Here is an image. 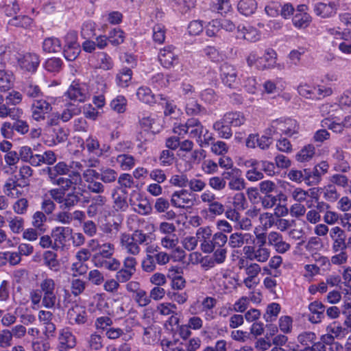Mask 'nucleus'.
Listing matches in <instances>:
<instances>
[{
    "instance_id": "36",
    "label": "nucleus",
    "mask_w": 351,
    "mask_h": 351,
    "mask_svg": "<svg viewBox=\"0 0 351 351\" xmlns=\"http://www.w3.org/2000/svg\"><path fill=\"white\" fill-rule=\"evenodd\" d=\"M257 8L255 0H241L238 4L239 11L243 15L252 14Z\"/></svg>"
},
{
    "instance_id": "16",
    "label": "nucleus",
    "mask_w": 351,
    "mask_h": 351,
    "mask_svg": "<svg viewBox=\"0 0 351 351\" xmlns=\"http://www.w3.org/2000/svg\"><path fill=\"white\" fill-rule=\"evenodd\" d=\"M221 76L223 84L230 88H233L237 84V73L231 64L224 63L221 66Z\"/></svg>"
},
{
    "instance_id": "2",
    "label": "nucleus",
    "mask_w": 351,
    "mask_h": 351,
    "mask_svg": "<svg viewBox=\"0 0 351 351\" xmlns=\"http://www.w3.org/2000/svg\"><path fill=\"white\" fill-rule=\"evenodd\" d=\"M298 125L293 119H276L272 121L266 130V134L273 136L276 134H285L291 136L298 132Z\"/></svg>"
},
{
    "instance_id": "62",
    "label": "nucleus",
    "mask_w": 351,
    "mask_h": 351,
    "mask_svg": "<svg viewBox=\"0 0 351 351\" xmlns=\"http://www.w3.org/2000/svg\"><path fill=\"white\" fill-rule=\"evenodd\" d=\"M88 343L90 349L99 350L104 346L103 337L100 335L93 333L90 336Z\"/></svg>"
},
{
    "instance_id": "4",
    "label": "nucleus",
    "mask_w": 351,
    "mask_h": 351,
    "mask_svg": "<svg viewBox=\"0 0 351 351\" xmlns=\"http://www.w3.org/2000/svg\"><path fill=\"white\" fill-rule=\"evenodd\" d=\"M72 229L69 227H56L51 230V237L53 240L52 248L55 250L63 249L72 237Z\"/></svg>"
},
{
    "instance_id": "5",
    "label": "nucleus",
    "mask_w": 351,
    "mask_h": 351,
    "mask_svg": "<svg viewBox=\"0 0 351 351\" xmlns=\"http://www.w3.org/2000/svg\"><path fill=\"white\" fill-rule=\"evenodd\" d=\"M65 96L71 101L82 103L89 97L90 93L86 84L73 82Z\"/></svg>"
},
{
    "instance_id": "63",
    "label": "nucleus",
    "mask_w": 351,
    "mask_h": 351,
    "mask_svg": "<svg viewBox=\"0 0 351 351\" xmlns=\"http://www.w3.org/2000/svg\"><path fill=\"white\" fill-rule=\"evenodd\" d=\"M274 215L270 213H263L259 215V221L263 228L267 230L274 225Z\"/></svg>"
},
{
    "instance_id": "31",
    "label": "nucleus",
    "mask_w": 351,
    "mask_h": 351,
    "mask_svg": "<svg viewBox=\"0 0 351 351\" xmlns=\"http://www.w3.org/2000/svg\"><path fill=\"white\" fill-rule=\"evenodd\" d=\"M230 127L231 126L224 121V117L213 124V129L218 132L219 137L226 139L230 138L232 136Z\"/></svg>"
},
{
    "instance_id": "32",
    "label": "nucleus",
    "mask_w": 351,
    "mask_h": 351,
    "mask_svg": "<svg viewBox=\"0 0 351 351\" xmlns=\"http://www.w3.org/2000/svg\"><path fill=\"white\" fill-rule=\"evenodd\" d=\"M23 114V110L19 108H10L7 104H1L0 105V118L10 117L12 119H15L17 117H21Z\"/></svg>"
},
{
    "instance_id": "52",
    "label": "nucleus",
    "mask_w": 351,
    "mask_h": 351,
    "mask_svg": "<svg viewBox=\"0 0 351 351\" xmlns=\"http://www.w3.org/2000/svg\"><path fill=\"white\" fill-rule=\"evenodd\" d=\"M166 29L165 26L157 24L153 27V39L155 43L162 44L165 39Z\"/></svg>"
},
{
    "instance_id": "51",
    "label": "nucleus",
    "mask_w": 351,
    "mask_h": 351,
    "mask_svg": "<svg viewBox=\"0 0 351 351\" xmlns=\"http://www.w3.org/2000/svg\"><path fill=\"white\" fill-rule=\"evenodd\" d=\"M311 22V16L306 13L297 14L293 19V25L299 28L306 27Z\"/></svg>"
},
{
    "instance_id": "11",
    "label": "nucleus",
    "mask_w": 351,
    "mask_h": 351,
    "mask_svg": "<svg viewBox=\"0 0 351 351\" xmlns=\"http://www.w3.org/2000/svg\"><path fill=\"white\" fill-rule=\"evenodd\" d=\"M330 237L332 240V250L333 252L346 251L345 231L339 226L332 228L329 231Z\"/></svg>"
},
{
    "instance_id": "19",
    "label": "nucleus",
    "mask_w": 351,
    "mask_h": 351,
    "mask_svg": "<svg viewBox=\"0 0 351 351\" xmlns=\"http://www.w3.org/2000/svg\"><path fill=\"white\" fill-rule=\"evenodd\" d=\"M337 5L334 2L329 3H318L315 5L314 11L322 18H329L336 14Z\"/></svg>"
},
{
    "instance_id": "35",
    "label": "nucleus",
    "mask_w": 351,
    "mask_h": 351,
    "mask_svg": "<svg viewBox=\"0 0 351 351\" xmlns=\"http://www.w3.org/2000/svg\"><path fill=\"white\" fill-rule=\"evenodd\" d=\"M34 171L30 166L23 165L19 167V178L16 180L22 184L23 186H28L29 179L33 176Z\"/></svg>"
},
{
    "instance_id": "44",
    "label": "nucleus",
    "mask_w": 351,
    "mask_h": 351,
    "mask_svg": "<svg viewBox=\"0 0 351 351\" xmlns=\"http://www.w3.org/2000/svg\"><path fill=\"white\" fill-rule=\"evenodd\" d=\"M280 311V306L277 303H271L267 307L263 317L267 322H273L276 319Z\"/></svg>"
},
{
    "instance_id": "45",
    "label": "nucleus",
    "mask_w": 351,
    "mask_h": 351,
    "mask_svg": "<svg viewBox=\"0 0 351 351\" xmlns=\"http://www.w3.org/2000/svg\"><path fill=\"white\" fill-rule=\"evenodd\" d=\"M247 64L250 67L255 66L258 70L267 69V65L263 63V59L255 51H252L247 59Z\"/></svg>"
},
{
    "instance_id": "57",
    "label": "nucleus",
    "mask_w": 351,
    "mask_h": 351,
    "mask_svg": "<svg viewBox=\"0 0 351 351\" xmlns=\"http://www.w3.org/2000/svg\"><path fill=\"white\" fill-rule=\"evenodd\" d=\"M43 258L45 265L49 269L56 270L58 266V262L56 259V255L51 251H47L44 253Z\"/></svg>"
},
{
    "instance_id": "1",
    "label": "nucleus",
    "mask_w": 351,
    "mask_h": 351,
    "mask_svg": "<svg viewBox=\"0 0 351 351\" xmlns=\"http://www.w3.org/2000/svg\"><path fill=\"white\" fill-rule=\"evenodd\" d=\"M149 236L141 230H136L132 234L122 233L120 237L121 247L129 254L138 256L141 249L140 245L147 244Z\"/></svg>"
},
{
    "instance_id": "10",
    "label": "nucleus",
    "mask_w": 351,
    "mask_h": 351,
    "mask_svg": "<svg viewBox=\"0 0 351 351\" xmlns=\"http://www.w3.org/2000/svg\"><path fill=\"white\" fill-rule=\"evenodd\" d=\"M158 60L165 68H170L176 65L178 63V56L176 52V48L173 46H167L160 49Z\"/></svg>"
},
{
    "instance_id": "6",
    "label": "nucleus",
    "mask_w": 351,
    "mask_h": 351,
    "mask_svg": "<svg viewBox=\"0 0 351 351\" xmlns=\"http://www.w3.org/2000/svg\"><path fill=\"white\" fill-rule=\"evenodd\" d=\"M243 251L247 259L258 263H265L270 256V250L266 247L245 245Z\"/></svg>"
},
{
    "instance_id": "17",
    "label": "nucleus",
    "mask_w": 351,
    "mask_h": 351,
    "mask_svg": "<svg viewBox=\"0 0 351 351\" xmlns=\"http://www.w3.org/2000/svg\"><path fill=\"white\" fill-rule=\"evenodd\" d=\"M310 314L308 320L313 324H317L322 322L324 317L325 306L319 301H314L308 305Z\"/></svg>"
},
{
    "instance_id": "30",
    "label": "nucleus",
    "mask_w": 351,
    "mask_h": 351,
    "mask_svg": "<svg viewBox=\"0 0 351 351\" xmlns=\"http://www.w3.org/2000/svg\"><path fill=\"white\" fill-rule=\"evenodd\" d=\"M130 204L133 206L134 211L140 215H148L152 211V206L145 198H140L136 202L130 201Z\"/></svg>"
},
{
    "instance_id": "22",
    "label": "nucleus",
    "mask_w": 351,
    "mask_h": 351,
    "mask_svg": "<svg viewBox=\"0 0 351 351\" xmlns=\"http://www.w3.org/2000/svg\"><path fill=\"white\" fill-rule=\"evenodd\" d=\"M23 186L16 179H8L3 186L4 193L11 198H18L22 194L19 189V186Z\"/></svg>"
},
{
    "instance_id": "25",
    "label": "nucleus",
    "mask_w": 351,
    "mask_h": 351,
    "mask_svg": "<svg viewBox=\"0 0 351 351\" xmlns=\"http://www.w3.org/2000/svg\"><path fill=\"white\" fill-rule=\"evenodd\" d=\"M252 238L249 233L234 232L229 237L228 244L232 248L241 247L245 243H247Z\"/></svg>"
},
{
    "instance_id": "64",
    "label": "nucleus",
    "mask_w": 351,
    "mask_h": 351,
    "mask_svg": "<svg viewBox=\"0 0 351 351\" xmlns=\"http://www.w3.org/2000/svg\"><path fill=\"white\" fill-rule=\"evenodd\" d=\"M0 133L5 139H12L14 136V130L12 123L3 122L0 128Z\"/></svg>"
},
{
    "instance_id": "7",
    "label": "nucleus",
    "mask_w": 351,
    "mask_h": 351,
    "mask_svg": "<svg viewBox=\"0 0 351 351\" xmlns=\"http://www.w3.org/2000/svg\"><path fill=\"white\" fill-rule=\"evenodd\" d=\"M64 56L69 61L75 60L80 53V47L77 42V35L75 32H69L65 36Z\"/></svg>"
},
{
    "instance_id": "49",
    "label": "nucleus",
    "mask_w": 351,
    "mask_h": 351,
    "mask_svg": "<svg viewBox=\"0 0 351 351\" xmlns=\"http://www.w3.org/2000/svg\"><path fill=\"white\" fill-rule=\"evenodd\" d=\"M132 75V70L129 68L123 69L117 75V81L119 86L126 87L128 86V82L131 80Z\"/></svg>"
},
{
    "instance_id": "13",
    "label": "nucleus",
    "mask_w": 351,
    "mask_h": 351,
    "mask_svg": "<svg viewBox=\"0 0 351 351\" xmlns=\"http://www.w3.org/2000/svg\"><path fill=\"white\" fill-rule=\"evenodd\" d=\"M67 318L71 324H84L87 322V313L83 306L75 304L69 309Z\"/></svg>"
},
{
    "instance_id": "60",
    "label": "nucleus",
    "mask_w": 351,
    "mask_h": 351,
    "mask_svg": "<svg viewBox=\"0 0 351 351\" xmlns=\"http://www.w3.org/2000/svg\"><path fill=\"white\" fill-rule=\"evenodd\" d=\"M80 201V196L78 194L75 193H68L65 197H64L62 202V207L64 208H71L78 203Z\"/></svg>"
},
{
    "instance_id": "38",
    "label": "nucleus",
    "mask_w": 351,
    "mask_h": 351,
    "mask_svg": "<svg viewBox=\"0 0 351 351\" xmlns=\"http://www.w3.org/2000/svg\"><path fill=\"white\" fill-rule=\"evenodd\" d=\"M7 222L10 230L14 234H19L23 230L25 221L22 217L18 216L10 217L7 219Z\"/></svg>"
},
{
    "instance_id": "53",
    "label": "nucleus",
    "mask_w": 351,
    "mask_h": 351,
    "mask_svg": "<svg viewBox=\"0 0 351 351\" xmlns=\"http://www.w3.org/2000/svg\"><path fill=\"white\" fill-rule=\"evenodd\" d=\"M186 112L188 115H197L199 114L204 108L197 101L190 99L186 104Z\"/></svg>"
},
{
    "instance_id": "47",
    "label": "nucleus",
    "mask_w": 351,
    "mask_h": 351,
    "mask_svg": "<svg viewBox=\"0 0 351 351\" xmlns=\"http://www.w3.org/2000/svg\"><path fill=\"white\" fill-rule=\"evenodd\" d=\"M47 221V217L43 212L37 211L32 217V226L36 229L38 230L40 232H44V223Z\"/></svg>"
},
{
    "instance_id": "46",
    "label": "nucleus",
    "mask_w": 351,
    "mask_h": 351,
    "mask_svg": "<svg viewBox=\"0 0 351 351\" xmlns=\"http://www.w3.org/2000/svg\"><path fill=\"white\" fill-rule=\"evenodd\" d=\"M22 90L24 94L30 98L39 97L43 95L40 87L32 82L25 84L23 86Z\"/></svg>"
},
{
    "instance_id": "24",
    "label": "nucleus",
    "mask_w": 351,
    "mask_h": 351,
    "mask_svg": "<svg viewBox=\"0 0 351 351\" xmlns=\"http://www.w3.org/2000/svg\"><path fill=\"white\" fill-rule=\"evenodd\" d=\"M204 127L198 119H189L186 121V132L191 138H200Z\"/></svg>"
},
{
    "instance_id": "21",
    "label": "nucleus",
    "mask_w": 351,
    "mask_h": 351,
    "mask_svg": "<svg viewBox=\"0 0 351 351\" xmlns=\"http://www.w3.org/2000/svg\"><path fill=\"white\" fill-rule=\"evenodd\" d=\"M106 197L101 195L93 197L91 204L88 206L86 210L88 217H94L101 213V208L106 204Z\"/></svg>"
},
{
    "instance_id": "12",
    "label": "nucleus",
    "mask_w": 351,
    "mask_h": 351,
    "mask_svg": "<svg viewBox=\"0 0 351 351\" xmlns=\"http://www.w3.org/2000/svg\"><path fill=\"white\" fill-rule=\"evenodd\" d=\"M76 346L75 335L68 329L64 328L60 331L58 337V351H69Z\"/></svg>"
},
{
    "instance_id": "23",
    "label": "nucleus",
    "mask_w": 351,
    "mask_h": 351,
    "mask_svg": "<svg viewBox=\"0 0 351 351\" xmlns=\"http://www.w3.org/2000/svg\"><path fill=\"white\" fill-rule=\"evenodd\" d=\"M114 253V245L110 243H104L101 245L99 252L94 254L93 261L95 263L105 258H111Z\"/></svg>"
},
{
    "instance_id": "56",
    "label": "nucleus",
    "mask_w": 351,
    "mask_h": 351,
    "mask_svg": "<svg viewBox=\"0 0 351 351\" xmlns=\"http://www.w3.org/2000/svg\"><path fill=\"white\" fill-rule=\"evenodd\" d=\"M316 88L311 87L306 84H301L298 87V92L300 95L306 97V99H315V91Z\"/></svg>"
},
{
    "instance_id": "15",
    "label": "nucleus",
    "mask_w": 351,
    "mask_h": 351,
    "mask_svg": "<svg viewBox=\"0 0 351 351\" xmlns=\"http://www.w3.org/2000/svg\"><path fill=\"white\" fill-rule=\"evenodd\" d=\"M38 319L44 325V334L47 337L54 336L56 329L55 324L53 322L54 316L50 311L41 310L38 312Z\"/></svg>"
},
{
    "instance_id": "3",
    "label": "nucleus",
    "mask_w": 351,
    "mask_h": 351,
    "mask_svg": "<svg viewBox=\"0 0 351 351\" xmlns=\"http://www.w3.org/2000/svg\"><path fill=\"white\" fill-rule=\"evenodd\" d=\"M40 289L43 297L42 304L47 308L54 307L56 302V282L52 278H46L40 283Z\"/></svg>"
},
{
    "instance_id": "42",
    "label": "nucleus",
    "mask_w": 351,
    "mask_h": 351,
    "mask_svg": "<svg viewBox=\"0 0 351 351\" xmlns=\"http://www.w3.org/2000/svg\"><path fill=\"white\" fill-rule=\"evenodd\" d=\"M138 98L145 104L155 103V97L152 90L147 87H140L136 93Z\"/></svg>"
},
{
    "instance_id": "18",
    "label": "nucleus",
    "mask_w": 351,
    "mask_h": 351,
    "mask_svg": "<svg viewBox=\"0 0 351 351\" xmlns=\"http://www.w3.org/2000/svg\"><path fill=\"white\" fill-rule=\"evenodd\" d=\"M330 206L323 202H317L315 208L310 209L306 213V221L311 224H316L321 220V213H323L325 209H328Z\"/></svg>"
},
{
    "instance_id": "33",
    "label": "nucleus",
    "mask_w": 351,
    "mask_h": 351,
    "mask_svg": "<svg viewBox=\"0 0 351 351\" xmlns=\"http://www.w3.org/2000/svg\"><path fill=\"white\" fill-rule=\"evenodd\" d=\"M61 43L59 39L55 37H49L43 43V49L47 53H57L60 51Z\"/></svg>"
},
{
    "instance_id": "20",
    "label": "nucleus",
    "mask_w": 351,
    "mask_h": 351,
    "mask_svg": "<svg viewBox=\"0 0 351 351\" xmlns=\"http://www.w3.org/2000/svg\"><path fill=\"white\" fill-rule=\"evenodd\" d=\"M112 198L113 199V208L117 211H125L128 208L127 191L125 189H121L120 193L117 189H114L112 193Z\"/></svg>"
},
{
    "instance_id": "39",
    "label": "nucleus",
    "mask_w": 351,
    "mask_h": 351,
    "mask_svg": "<svg viewBox=\"0 0 351 351\" xmlns=\"http://www.w3.org/2000/svg\"><path fill=\"white\" fill-rule=\"evenodd\" d=\"M117 176L118 173L114 169L103 167L100 170L99 179L106 184H110L116 181Z\"/></svg>"
},
{
    "instance_id": "55",
    "label": "nucleus",
    "mask_w": 351,
    "mask_h": 351,
    "mask_svg": "<svg viewBox=\"0 0 351 351\" xmlns=\"http://www.w3.org/2000/svg\"><path fill=\"white\" fill-rule=\"evenodd\" d=\"M161 245L166 249H174L178 244V238L176 234L166 235L161 238Z\"/></svg>"
},
{
    "instance_id": "43",
    "label": "nucleus",
    "mask_w": 351,
    "mask_h": 351,
    "mask_svg": "<svg viewBox=\"0 0 351 351\" xmlns=\"http://www.w3.org/2000/svg\"><path fill=\"white\" fill-rule=\"evenodd\" d=\"M315 154V147L313 145H308L302 148L297 154L298 161L304 162L310 160Z\"/></svg>"
},
{
    "instance_id": "40",
    "label": "nucleus",
    "mask_w": 351,
    "mask_h": 351,
    "mask_svg": "<svg viewBox=\"0 0 351 351\" xmlns=\"http://www.w3.org/2000/svg\"><path fill=\"white\" fill-rule=\"evenodd\" d=\"M97 66L106 71L110 70L114 66L111 57L104 52H101L97 55Z\"/></svg>"
},
{
    "instance_id": "54",
    "label": "nucleus",
    "mask_w": 351,
    "mask_h": 351,
    "mask_svg": "<svg viewBox=\"0 0 351 351\" xmlns=\"http://www.w3.org/2000/svg\"><path fill=\"white\" fill-rule=\"evenodd\" d=\"M23 99V95L21 93L16 90H12L9 92L5 97H4V100H5V103L7 105H12L16 106L19 104Z\"/></svg>"
},
{
    "instance_id": "34",
    "label": "nucleus",
    "mask_w": 351,
    "mask_h": 351,
    "mask_svg": "<svg viewBox=\"0 0 351 351\" xmlns=\"http://www.w3.org/2000/svg\"><path fill=\"white\" fill-rule=\"evenodd\" d=\"M8 24L14 27L29 28L32 24V19L26 15H17L8 21Z\"/></svg>"
},
{
    "instance_id": "28",
    "label": "nucleus",
    "mask_w": 351,
    "mask_h": 351,
    "mask_svg": "<svg viewBox=\"0 0 351 351\" xmlns=\"http://www.w3.org/2000/svg\"><path fill=\"white\" fill-rule=\"evenodd\" d=\"M237 29L238 32L242 35V37L248 41L255 42L260 38L258 31L252 26L239 25L238 26Z\"/></svg>"
},
{
    "instance_id": "58",
    "label": "nucleus",
    "mask_w": 351,
    "mask_h": 351,
    "mask_svg": "<svg viewBox=\"0 0 351 351\" xmlns=\"http://www.w3.org/2000/svg\"><path fill=\"white\" fill-rule=\"evenodd\" d=\"M228 187L231 190L237 191H241L245 188V182L242 177V172L230 182H228Z\"/></svg>"
},
{
    "instance_id": "8",
    "label": "nucleus",
    "mask_w": 351,
    "mask_h": 351,
    "mask_svg": "<svg viewBox=\"0 0 351 351\" xmlns=\"http://www.w3.org/2000/svg\"><path fill=\"white\" fill-rule=\"evenodd\" d=\"M171 203L176 208H189L194 204L193 195L188 190L181 189L171 195Z\"/></svg>"
},
{
    "instance_id": "41",
    "label": "nucleus",
    "mask_w": 351,
    "mask_h": 351,
    "mask_svg": "<svg viewBox=\"0 0 351 351\" xmlns=\"http://www.w3.org/2000/svg\"><path fill=\"white\" fill-rule=\"evenodd\" d=\"M94 265L97 267H104L110 271H117L120 268L121 263L117 259L112 256L111 258L101 260Z\"/></svg>"
},
{
    "instance_id": "50",
    "label": "nucleus",
    "mask_w": 351,
    "mask_h": 351,
    "mask_svg": "<svg viewBox=\"0 0 351 351\" xmlns=\"http://www.w3.org/2000/svg\"><path fill=\"white\" fill-rule=\"evenodd\" d=\"M124 38V32L120 29H113L108 35V40L113 45L121 44L123 43Z\"/></svg>"
},
{
    "instance_id": "14",
    "label": "nucleus",
    "mask_w": 351,
    "mask_h": 351,
    "mask_svg": "<svg viewBox=\"0 0 351 351\" xmlns=\"http://www.w3.org/2000/svg\"><path fill=\"white\" fill-rule=\"evenodd\" d=\"M51 110L49 103L44 99H36L32 105V117L34 120L40 121L45 119V114Z\"/></svg>"
},
{
    "instance_id": "9",
    "label": "nucleus",
    "mask_w": 351,
    "mask_h": 351,
    "mask_svg": "<svg viewBox=\"0 0 351 351\" xmlns=\"http://www.w3.org/2000/svg\"><path fill=\"white\" fill-rule=\"evenodd\" d=\"M16 59L21 69L29 72L35 71L40 63L38 56L34 53H17Z\"/></svg>"
},
{
    "instance_id": "37",
    "label": "nucleus",
    "mask_w": 351,
    "mask_h": 351,
    "mask_svg": "<svg viewBox=\"0 0 351 351\" xmlns=\"http://www.w3.org/2000/svg\"><path fill=\"white\" fill-rule=\"evenodd\" d=\"M117 162L123 171L130 170L135 165L134 158L129 154H119L116 158Z\"/></svg>"
},
{
    "instance_id": "29",
    "label": "nucleus",
    "mask_w": 351,
    "mask_h": 351,
    "mask_svg": "<svg viewBox=\"0 0 351 351\" xmlns=\"http://www.w3.org/2000/svg\"><path fill=\"white\" fill-rule=\"evenodd\" d=\"M224 121L230 126L239 127L245 122V117L242 112H230L224 114Z\"/></svg>"
},
{
    "instance_id": "48",
    "label": "nucleus",
    "mask_w": 351,
    "mask_h": 351,
    "mask_svg": "<svg viewBox=\"0 0 351 351\" xmlns=\"http://www.w3.org/2000/svg\"><path fill=\"white\" fill-rule=\"evenodd\" d=\"M14 121L12 123L14 132L21 135H25L29 132V125L28 123L20 117L12 119Z\"/></svg>"
},
{
    "instance_id": "61",
    "label": "nucleus",
    "mask_w": 351,
    "mask_h": 351,
    "mask_svg": "<svg viewBox=\"0 0 351 351\" xmlns=\"http://www.w3.org/2000/svg\"><path fill=\"white\" fill-rule=\"evenodd\" d=\"M134 299L138 306L141 307L146 306L151 302L149 295L143 289L137 291V293L134 295Z\"/></svg>"
},
{
    "instance_id": "27",
    "label": "nucleus",
    "mask_w": 351,
    "mask_h": 351,
    "mask_svg": "<svg viewBox=\"0 0 351 351\" xmlns=\"http://www.w3.org/2000/svg\"><path fill=\"white\" fill-rule=\"evenodd\" d=\"M47 133L54 145L65 142L69 136V130L60 126L51 128V132Z\"/></svg>"
},
{
    "instance_id": "59",
    "label": "nucleus",
    "mask_w": 351,
    "mask_h": 351,
    "mask_svg": "<svg viewBox=\"0 0 351 351\" xmlns=\"http://www.w3.org/2000/svg\"><path fill=\"white\" fill-rule=\"evenodd\" d=\"M126 103L127 101L124 97L118 96L111 101L110 106L112 110L118 113H123L125 110Z\"/></svg>"
},
{
    "instance_id": "26",
    "label": "nucleus",
    "mask_w": 351,
    "mask_h": 351,
    "mask_svg": "<svg viewBox=\"0 0 351 351\" xmlns=\"http://www.w3.org/2000/svg\"><path fill=\"white\" fill-rule=\"evenodd\" d=\"M3 66H0V92H6L9 90L14 83L13 75L3 69Z\"/></svg>"
}]
</instances>
